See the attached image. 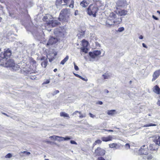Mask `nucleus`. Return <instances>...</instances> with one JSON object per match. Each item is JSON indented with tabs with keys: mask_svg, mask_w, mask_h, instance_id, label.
I'll return each mask as SVG.
<instances>
[{
	"mask_svg": "<svg viewBox=\"0 0 160 160\" xmlns=\"http://www.w3.org/2000/svg\"><path fill=\"white\" fill-rule=\"evenodd\" d=\"M11 54V51L9 49H5L4 53L1 52L0 54V64L5 67L11 68L13 70L16 71L19 68V65L15 64L12 59H9L7 61Z\"/></svg>",
	"mask_w": 160,
	"mask_h": 160,
	"instance_id": "1",
	"label": "nucleus"
},
{
	"mask_svg": "<svg viewBox=\"0 0 160 160\" xmlns=\"http://www.w3.org/2000/svg\"><path fill=\"white\" fill-rule=\"evenodd\" d=\"M70 15L69 10L68 9H63L61 10L59 16L60 21L62 20L65 22H67Z\"/></svg>",
	"mask_w": 160,
	"mask_h": 160,
	"instance_id": "2",
	"label": "nucleus"
},
{
	"mask_svg": "<svg viewBox=\"0 0 160 160\" xmlns=\"http://www.w3.org/2000/svg\"><path fill=\"white\" fill-rule=\"evenodd\" d=\"M98 11V9L95 5L91 4L88 8L87 12L89 15H92L94 17L96 16V13Z\"/></svg>",
	"mask_w": 160,
	"mask_h": 160,
	"instance_id": "3",
	"label": "nucleus"
},
{
	"mask_svg": "<svg viewBox=\"0 0 160 160\" xmlns=\"http://www.w3.org/2000/svg\"><path fill=\"white\" fill-rule=\"evenodd\" d=\"M32 34L34 36H36L37 38L39 41L42 40L43 38V33L41 31L40 32L37 30L36 31H33L32 32Z\"/></svg>",
	"mask_w": 160,
	"mask_h": 160,
	"instance_id": "4",
	"label": "nucleus"
},
{
	"mask_svg": "<svg viewBox=\"0 0 160 160\" xmlns=\"http://www.w3.org/2000/svg\"><path fill=\"white\" fill-rule=\"evenodd\" d=\"M69 1L70 0H57L56 5L57 6H66Z\"/></svg>",
	"mask_w": 160,
	"mask_h": 160,
	"instance_id": "5",
	"label": "nucleus"
},
{
	"mask_svg": "<svg viewBox=\"0 0 160 160\" xmlns=\"http://www.w3.org/2000/svg\"><path fill=\"white\" fill-rule=\"evenodd\" d=\"M54 33L58 37H62L64 35L62 30L60 28L55 29L54 30Z\"/></svg>",
	"mask_w": 160,
	"mask_h": 160,
	"instance_id": "6",
	"label": "nucleus"
},
{
	"mask_svg": "<svg viewBox=\"0 0 160 160\" xmlns=\"http://www.w3.org/2000/svg\"><path fill=\"white\" fill-rule=\"evenodd\" d=\"M105 151L100 148H98L95 150V153L98 156H102L105 154Z\"/></svg>",
	"mask_w": 160,
	"mask_h": 160,
	"instance_id": "7",
	"label": "nucleus"
},
{
	"mask_svg": "<svg viewBox=\"0 0 160 160\" xmlns=\"http://www.w3.org/2000/svg\"><path fill=\"white\" fill-rule=\"evenodd\" d=\"M58 39L57 38L51 37L50 38L48 43L47 44V46L49 45H52L56 43L58 41Z\"/></svg>",
	"mask_w": 160,
	"mask_h": 160,
	"instance_id": "8",
	"label": "nucleus"
},
{
	"mask_svg": "<svg viewBox=\"0 0 160 160\" xmlns=\"http://www.w3.org/2000/svg\"><path fill=\"white\" fill-rule=\"evenodd\" d=\"M101 54V51L99 50L94 51L93 52H90L89 53V56L93 58H95L98 56L100 55Z\"/></svg>",
	"mask_w": 160,
	"mask_h": 160,
	"instance_id": "9",
	"label": "nucleus"
},
{
	"mask_svg": "<svg viewBox=\"0 0 160 160\" xmlns=\"http://www.w3.org/2000/svg\"><path fill=\"white\" fill-rule=\"evenodd\" d=\"M139 152L141 154L147 155L148 153V148L145 145L142 146L139 150Z\"/></svg>",
	"mask_w": 160,
	"mask_h": 160,
	"instance_id": "10",
	"label": "nucleus"
},
{
	"mask_svg": "<svg viewBox=\"0 0 160 160\" xmlns=\"http://www.w3.org/2000/svg\"><path fill=\"white\" fill-rule=\"evenodd\" d=\"M106 25L108 27H111L115 25L114 22L112 19L108 18L106 21Z\"/></svg>",
	"mask_w": 160,
	"mask_h": 160,
	"instance_id": "11",
	"label": "nucleus"
},
{
	"mask_svg": "<svg viewBox=\"0 0 160 160\" xmlns=\"http://www.w3.org/2000/svg\"><path fill=\"white\" fill-rule=\"evenodd\" d=\"M48 24L51 25L52 27H55L56 26L58 25L60 23L57 20H52L50 21Z\"/></svg>",
	"mask_w": 160,
	"mask_h": 160,
	"instance_id": "12",
	"label": "nucleus"
},
{
	"mask_svg": "<svg viewBox=\"0 0 160 160\" xmlns=\"http://www.w3.org/2000/svg\"><path fill=\"white\" fill-rule=\"evenodd\" d=\"M160 69L157 70L155 72L153 75V78L152 80V81H155L160 75Z\"/></svg>",
	"mask_w": 160,
	"mask_h": 160,
	"instance_id": "13",
	"label": "nucleus"
},
{
	"mask_svg": "<svg viewBox=\"0 0 160 160\" xmlns=\"http://www.w3.org/2000/svg\"><path fill=\"white\" fill-rule=\"evenodd\" d=\"M89 4V0H83L80 3V5L83 8L86 7Z\"/></svg>",
	"mask_w": 160,
	"mask_h": 160,
	"instance_id": "14",
	"label": "nucleus"
},
{
	"mask_svg": "<svg viewBox=\"0 0 160 160\" xmlns=\"http://www.w3.org/2000/svg\"><path fill=\"white\" fill-rule=\"evenodd\" d=\"M52 16L50 15L47 14L43 17L42 20L44 21L49 22L52 19Z\"/></svg>",
	"mask_w": 160,
	"mask_h": 160,
	"instance_id": "15",
	"label": "nucleus"
},
{
	"mask_svg": "<svg viewBox=\"0 0 160 160\" xmlns=\"http://www.w3.org/2000/svg\"><path fill=\"white\" fill-rule=\"evenodd\" d=\"M128 12L126 10H119L117 11V14L120 16H122L126 15Z\"/></svg>",
	"mask_w": 160,
	"mask_h": 160,
	"instance_id": "16",
	"label": "nucleus"
},
{
	"mask_svg": "<svg viewBox=\"0 0 160 160\" xmlns=\"http://www.w3.org/2000/svg\"><path fill=\"white\" fill-rule=\"evenodd\" d=\"M113 20L114 22L115 25H116L119 24L122 22V20L121 18H117H117L114 19V20Z\"/></svg>",
	"mask_w": 160,
	"mask_h": 160,
	"instance_id": "17",
	"label": "nucleus"
},
{
	"mask_svg": "<svg viewBox=\"0 0 160 160\" xmlns=\"http://www.w3.org/2000/svg\"><path fill=\"white\" fill-rule=\"evenodd\" d=\"M57 55V53L56 52L54 53L53 56H51L50 54L48 55L47 57L49 59V61L50 62H52L55 59L54 57L56 56Z\"/></svg>",
	"mask_w": 160,
	"mask_h": 160,
	"instance_id": "18",
	"label": "nucleus"
},
{
	"mask_svg": "<svg viewBox=\"0 0 160 160\" xmlns=\"http://www.w3.org/2000/svg\"><path fill=\"white\" fill-rule=\"evenodd\" d=\"M112 137L111 136H109L107 137H102L101 138V139L103 141L108 142L112 140Z\"/></svg>",
	"mask_w": 160,
	"mask_h": 160,
	"instance_id": "19",
	"label": "nucleus"
},
{
	"mask_svg": "<svg viewBox=\"0 0 160 160\" xmlns=\"http://www.w3.org/2000/svg\"><path fill=\"white\" fill-rule=\"evenodd\" d=\"M117 15L114 13L112 12L110 13L108 18H110V19L113 20L114 19H115L117 18Z\"/></svg>",
	"mask_w": 160,
	"mask_h": 160,
	"instance_id": "20",
	"label": "nucleus"
},
{
	"mask_svg": "<svg viewBox=\"0 0 160 160\" xmlns=\"http://www.w3.org/2000/svg\"><path fill=\"white\" fill-rule=\"evenodd\" d=\"M109 147L112 148H115L117 149H118L119 148L118 145L117 144L115 143L109 144Z\"/></svg>",
	"mask_w": 160,
	"mask_h": 160,
	"instance_id": "21",
	"label": "nucleus"
},
{
	"mask_svg": "<svg viewBox=\"0 0 160 160\" xmlns=\"http://www.w3.org/2000/svg\"><path fill=\"white\" fill-rule=\"evenodd\" d=\"M155 88V91L154 92L158 94H160V88L157 86L156 85L154 87Z\"/></svg>",
	"mask_w": 160,
	"mask_h": 160,
	"instance_id": "22",
	"label": "nucleus"
},
{
	"mask_svg": "<svg viewBox=\"0 0 160 160\" xmlns=\"http://www.w3.org/2000/svg\"><path fill=\"white\" fill-rule=\"evenodd\" d=\"M82 43L83 47H87L88 44V42L84 39H83L82 41Z\"/></svg>",
	"mask_w": 160,
	"mask_h": 160,
	"instance_id": "23",
	"label": "nucleus"
},
{
	"mask_svg": "<svg viewBox=\"0 0 160 160\" xmlns=\"http://www.w3.org/2000/svg\"><path fill=\"white\" fill-rule=\"evenodd\" d=\"M69 59V57L68 56H67L66 57L62 60L60 64L62 65H64V63L68 61Z\"/></svg>",
	"mask_w": 160,
	"mask_h": 160,
	"instance_id": "24",
	"label": "nucleus"
},
{
	"mask_svg": "<svg viewBox=\"0 0 160 160\" xmlns=\"http://www.w3.org/2000/svg\"><path fill=\"white\" fill-rule=\"evenodd\" d=\"M60 116L61 117H64L69 118L68 115L64 112H62L60 113Z\"/></svg>",
	"mask_w": 160,
	"mask_h": 160,
	"instance_id": "25",
	"label": "nucleus"
},
{
	"mask_svg": "<svg viewBox=\"0 0 160 160\" xmlns=\"http://www.w3.org/2000/svg\"><path fill=\"white\" fill-rule=\"evenodd\" d=\"M61 137L55 135L50 136L49 138L51 139H52L54 140H58V138H60Z\"/></svg>",
	"mask_w": 160,
	"mask_h": 160,
	"instance_id": "26",
	"label": "nucleus"
},
{
	"mask_svg": "<svg viewBox=\"0 0 160 160\" xmlns=\"http://www.w3.org/2000/svg\"><path fill=\"white\" fill-rule=\"evenodd\" d=\"M155 145L153 144H150L149 146V148L150 150H156L157 149V148L155 147Z\"/></svg>",
	"mask_w": 160,
	"mask_h": 160,
	"instance_id": "27",
	"label": "nucleus"
},
{
	"mask_svg": "<svg viewBox=\"0 0 160 160\" xmlns=\"http://www.w3.org/2000/svg\"><path fill=\"white\" fill-rule=\"evenodd\" d=\"M115 112V110H109L108 111V112L107 113L108 114V115H113L114 114Z\"/></svg>",
	"mask_w": 160,
	"mask_h": 160,
	"instance_id": "28",
	"label": "nucleus"
},
{
	"mask_svg": "<svg viewBox=\"0 0 160 160\" xmlns=\"http://www.w3.org/2000/svg\"><path fill=\"white\" fill-rule=\"evenodd\" d=\"M47 62H48L47 60H45L44 61L42 62L41 63L42 66V67L45 68L47 66Z\"/></svg>",
	"mask_w": 160,
	"mask_h": 160,
	"instance_id": "29",
	"label": "nucleus"
},
{
	"mask_svg": "<svg viewBox=\"0 0 160 160\" xmlns=\"http://www.w3.org/2000/svg\"><path fill=\"white\" fill-rule=\"evenodd\" d=\"M61 139L58 140V141H63V140H67L71 139V138L69 137H66L65 138L61 137Z\"/></svg>",
	"mask_w": 160,
	"mask_h": 160,
	"instance_id": "30",
	"label": "nucleus"
},
{
	"mask_svg": "<svg viewBox=\"0 0 160 160\" xmlns=\"http://www.w3.org/2000/svg\"><path fill=\"white\" fill-rule=\"evenodd\" d=\"M155 142L156 143V144L157 145H159L160 144V137L158 136V138L156 139V140L155 141Z\"/></svg>",
	"mask_w": 160,
	"mask_h": 160,
	"instance_id": "31",
	"label": "nucleus"
},
{
	"mask_svg": "<svg viewBox=\"0 0 160 160\" xmlns=\"http://www.w3.org/2000/svg\"><path fill=\"white\" fill-rule=\"evenodd\" d=\"M81 49L82 52H84L85 53H87L88 51V49L87 47H82L81 48Z\"/></svg>",
	"mask_w": 160,
	"mask_h": 160,
	"instance_id": "32",
	"label": "nucleus"
},
{
	"mask_svg": "<svg viewBox=\"0 0 160 160\" xmlns=\"http://www.w3.org/2000/svg\"><path fill=\"white\" fill-rule=\"evenodd\" d=\"M156 125L152 123H150L149 124H146L144 125L143 127H150V126H156Z\"/></svg>",
	"mask_w": 160,
	"mask_h": 160,
	"instance_id": "33",
	"label": "nucleus"
},
{
	"mask_svg": "<svg viewBox=\"0 0 160 160\" xmlns=\"http://www.w3.org/2000/svg\"><path fill=\"white\" fill-rule=\"evenodd\" d=\"M23 153L25 155H28L30 154V152H27L26 151H24L23 152H21L20 153V154L21 155H22V154Z\"/></svg>",
	"mask_w": 160,
	"mask_h": 160,
	"instance_id": "34",
	"label": "nucleus"
},
{
	"mask_svg": "<svg viewBox=\"0 0 160 160\" xmlns=\"http://www.w3.org/2000/svg\"><path fill=\"white\" fill-rule=\"evenodd\" d=\"M102 76L104 79H106L108 78L109 77V75L108 73H105L102 75Z\"/></svg>",
	"mask_w": 160,
	"mask_h": 160,
	"instance_id": "35",
	"label": "nucleus"
},
{
	"mask_svg": "<svg viewBox=\"0 0 160 160\" xmlns=\"http://www.w3.org/2000/svg\"><path fill=\"white\" fill-rule=\"evenodd\" d=\"M74 2L73 0H72L71 1L70 4L69 5V7L71 8H73L74 6Z\"/></svg>",
	"mask_w": 160,
	"mask_h": 160,
	"instance_id": "36",
	"label": "nucleus"
},
{
	"mask_svg": "<svg viewBox=\"0 0 160 160\" xmlns=\"http://www.w3.org/2000/svg\"><path fill=\"white\" fill-rule=\"evenodd\" d=\"M84 32H81L80 34H78V37H79V38L80 37L81 38L84 36Z\"/></svg>",
	"mask_w": 160,
	"mask_h": 160,
	"instance_id": "37",
	"label": "nucleus"
},
{
	"mask_svg": "<svg viewBox=\"0 0 160 160\" xmlns=\"http://www.w3.org/2000/svg\"><path fill=\"white\" fill-rule=\"evenodd\" d=\"M59 92V91L58 90H55V91H54L52 93V95H53V96H54L55 95H56V94L58 93Z\"/></svg>",
	"mask_w": 160,
	"mask_h": 160,
	"instance_id": "38",
	"label": "nucleus"
},
{
	"mask_svg": "<svg viewBox=\"0 0 160 160\" xmlns=\"http://www.w3.org/2000/svg\"><path fill=\"white\" fill-rule=\"evenodd\" d=\"M124 28L123 27H120L118 28V31L119 32H122L124 30Z\"/></svg>",
	"mask_w": 160,
	"mask_h": 160,
	"instance_id": "39",
	"label": "nucleus"
},
{
	"mask_svg": "<svg viewBox=\"0 0 160 160\" xmlns=\"http://www.w3.org/2000/svg\"><path fill=\"white\" fill-rule=\"evenodd\" d=\"M12 157V155L10 153H8L7 154L5 158H11Z\"/></svg>",
	"mask_w": 160,
	"mask_h": 160,
	"instance_id": "40",
	"label": "nucleus"
},
{
	"mask_svg": "<svg viewBox=\"0 0 160 160\" xmlns=\"http://www.w3.org/2000/svg\"><path fill=\"white\" fill-rule=\"evenodd\" d=\"M74 66V69L78 71L79 70V68L78 66H77L75 62H73Z\"/></svg>",
	"mask_w": 160,
	"mask_h": 160,
	"instance_id": "41",
	"label": "nucleus"
},
{
	"mask_svg": "<svg viewBox=\"0 0 160 160\" xmlns=\"http://www.w3.org/2000/svg\"><path fill=\"white\" fill-rule=\"evenodd\" d=\"M89 114L90 116L92 118H94L96 117L95 115L92 114L91 113H89Z\"/></svg>",
	"mask_w": 160,
	"mask_h": 160,
	"instance_id": "42",
	"label": "nucleus"
},
{
	"mask_svg": "<svg viewBox=\"0 0 160 160\" xmlns=\"http://www.w3.org/2000/svg\"><path fill=\"white\" fill-rule=\"evenodd\" d=\"M86 116V115L85 114H82L81 115H80L79 116V118H82L84 117H85Z\"/></svg>",
	"mask_w": 160,
	"mask_h": 160,
	"instance_id": "43",
	"label": "nucleus"
},
{
	"mask_svg": "<svg viewBox=\"0 0 160 160\" xmlns=\"http://www.w3.org/2000/svg\"><path fill=\"white\" fill-rule=\"evenodd\" d=\"M95 142L97 143V144H99L101 143L102 141L100 140H98L95 141Z\"/></svg>",
	"mask_w": 160,
	"mask_h": 160,
	"instance_id": "44",
	"label": "nucleus"
},
{
	"mask_svg": "<svg viewBox=\"0 0 160 160\" xmlns=\"http://www.w3.org/2000/svg\"><path fill=\"white\" fill-rule=\"evenodd\" d=\"M50 82V81L49 80H47L45 82H44L43 84H48Z\"/></svg>",
	"mask_w": 160,
	"mask_h": 160,
	"instance_id": "45",
	"label": "nucleus"
},
{
	"mask_svg": "<svg viewBox=\"0 0 160 160\" xmlns=\"http://www.w3.org/2000/svg\"><path fill=\"white\" fill-rule=\"evenodd\" d=\"M70 142L71 144H75V145L77 144V142H75V141H73V140H71L70 141Z\"/></svg>",
	"mask_w": 160,
	"mask_h": 160,
	"instance_id": "46",
	"label": "nucleus"
},
{
	"mask_svg": "<svg viewBox=\"0 0 160 160\" xmlns=\"http://www.w3.org/2000/svg\"><path fill=\"white\" fill-rule=\"evenodd\" d=\"M97 160H105L104 158L102 157H99Z\"/></svg>",
	"mask_w": 160,
	"mask_h": 160,
	"instance_id": "47",
	"label": "nucleus"
},
{
	"mask_svg": "<svg viewBox=\"0 0 160 160\" xmlns=\"http://www.w3.org/2000/svg\"><path fill=\"white\" fill-rule=\"evenodd\" d=\"M152 156L151 155H149V156L147 157V159H151L152 158Z\"/></svg>",
	"mask_w": 160,
	"mask_h": 160,
	"instance_id": "48",
	"label": "nucleus"
},
{
	"mask_svg": "<svg viewBox=\"0 0 160 160\" xmlns=\"http://www.w3.org/2000/svg\"><path fill=\"white\" fill-rule=\"evenodd\" d=\"M78 112H79V111H75V112H74L72 114V116H74V115H76L77 114V113H78Z\"/></svg>",
	"mask_w": 160,
	"mask_h": 160,
	"instance_id": "49",
	"label": "nucleus"
},
{
	"mask_svg": "<svg viewBox=\"0 0 160 160\" xmlns=\"http://www.w3.org/2000/svg\"><path fill=\"white\" fill-rule=\"evenodd\" d=\"M78 11L77 10H75V12H74V15L75 16H76V15H78Z\"/></svg>",
	"mask_w": 160,
	"mask_h": 160,
	"instance_id": "50",
	"label": "nucleus"
},
{
	"mask_svg": "<svg viewBox=\"0 0 160 160\" xmlns=\"http://www.w3.org/2000/svg\"><path fill=\"white\" fill-rule=\"evenodd\" d=\"M79 78L84 81H87V79H85L82 77L81 76H80V77H79Z\"/></svg>",
	"mask_w": 160,
	"mask_h": 160,
	"instance_id": "51",
	"label": "nucleus"
},
{
	"mask_svg": "<svg viewBox=\"0 0 160 160\" xmlns=\"http://www.w3.org/2000/svg\"><path fill=\"white\" fill-rule=\"evenodd\" d=\"M96 103L100 105H102L103 104V102L102 101H98V102H97Z\"/></svg>",
	"mask_w": 160,
	"mask_h": 160,
	"instance_id": "52",
	"label": "nucleus"
},
{
	"mask_svg": "<svg viewBox=\"0 0 160 160\" xmlns=\"http://www.w3.org/2000/svg\"><path fill=\"white\" fill-rule=\"evenodd\" d=\"M103 130L106 131H108L109 132H112L113 131L112 130H107V129H104Z\"/></svg>",
	"mask_w": 160,
	"mask_h": 160,
	"instance_id": "53",
	"label": "nucleus"
},
{
	"mask_svg": "<svg viewBox=\"0 0 160 160\" xmlns=\"http://www.w3.org/2000/svg\"><path fill=\"white\" fill-rule=\"evenodd\" d=\"M96 45L97 47H100V45L99 43H98V42H96Z\"/></svg>",
	"mask_w": 160,
	"mask_h": 160,
	"instance_id": "54",
	"label": "nucleus"
},
{
	"mask_svg": "<svg viewBox=\"0 0 160 160\" xmlns=\"http://www.w3.org/2000/svg\"><path fill=\"white\" fill-rule=\"evenodd\" d=\"M74 74L77 77H78L79 78V77H80V76L78 74H76V73H74Z\"/></svg>",
	"mask_w": 160,
	"mask_h": 160,
	"instance_id": "55",
	"label": "nucleus"
},
{
	"mask_svg": "<svg viewBox=\"0 0 160 160\" xmlns=\"http://www.w3.org/2000/svg\"><path fill=\"white\" fill-rule=\"evenodd\" d=\"M152 18L155 19L156 20H157L158 19V18L156 17H155V16H154V15H153L152 16Z\"/></svg>",
	"mask_w": 160,
	"mask_h": 160,
	"instance_id": "56",
	"label": "nucleus"
},
{
	"mask_svg": "<svg viewBox=\"0 0 160 160\" xmlns=\"http://www.w3.org/2000/svg\"><path fill=\"white\" fill-rule=\"evenodd\" d=\"M142 45L143 46V47L147 48V46L144 43H143L142 44Z\"/></svg>",
	"mask_w": 160,
	"mask_h": 160,
	"instance_id": "57",
	"label": "nucleus"
},
{
	"mask_svg": "<svg viewBox=\"0 0 160 160\" xmlns=\"http://www.w3.org/2000/svg\"><path fill=\"white\" fill-rule=\"evenodd\" d=\"M143 38V37L142 35H140L139 37V38L140 39H142Z\"/></svg>",
	"mask_w": 160,
	"mask_h": 160,
	"instance_id": "58",
	"label": "nucleus"
},
{
	"mask_svg": "<svg viewBox=\"0 0 160 160\" xmlns=\"http://www.w3.org/2000/svg\"><path fill=\"white\" fill-rule=\"evenodd\" d=\"M125 145H126V147H128V148H130V145L128 144L127 143V144H126Z\"/></svg>",
	"mask_w": 160,
	"mask_h": 160,
	"instance_id": "59",
	"label": "nucleus"
},
{
	"mask_svg": "<svg viewBox=\"0 0 160 160\" xmlns=\"http://www.w3.org/2000/svg\"><path fill=\"white\" fill-rule=\"evenodd\" d=\"M97 144V143L96 142H95L93 144V145H92V147H93V148L94 147V146L96 145Z\"/></svg>",
	"mask_w": 160,
	"mask_h": 160,
	"instance_id": "60",
	"label": "nucleus"
},
{
	"mask_svg": "<svg viewBox=\"0 0 160 160\" xmlns=\"http://www.w3.org/2000/svg\"><path fill=\"white\" fill-rule=\"evenodd\" d=\"M157 104L159 105L160 106V101H158L157 102Z\"/></svg>",
	"mask_w": 160,
	"mask_h": 160,
	"instance_id": "61",
	"label": "nucleus"
},
{
	"mask_svg": "<svg viewBox=\"0 0 160 160\" xmlns=\"http://www.w3.org/2000/svg\"><path fill=\"white\" fill-rule=\"evenodd\" d=\"M34 77L35 76H32V77L31 78V79H35V78Z\"/></svg>",
	"mask_w": 160,
	"mask_h": 160,
	"instance_id": "62",
	"label": "nucleus"
},
{
	"mask_svg": "<svg viewBox=\"0 0 160 160\" xmlns=\"http://www.w3.org/2000/svg\"><path fill=\"white\" fill-rule=\"evenodd\" d=\"M57 71V68H55L54 69L53 71L54 72H55Z\"/></svg>",
	"mask_w": 160,
	"mask_h": 160,
	"instance_id": "63",
	"label": "nucleus"
},
{
	"mask_svg": "<svg viewBox=\"0 0 160 160\" xmlns=\"http://www.w3.org/2000/svg\"><path fill=\"white\" fill-rule=\"evenodd\" d=\"M105 92L107 93H108L109 92L108 91V90H106V89L105 90Z\"/></svg>",
	"mask_w": 160,
	"mask_h": 160,
	"instance_id": "64",
	"label": "nucleus"
}]
</instances>
